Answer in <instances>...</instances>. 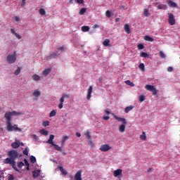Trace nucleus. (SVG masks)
<instances>
[{"label": "nucleus", "instance_id": "f257e3e1", "mask_svg": "<svg viewBox=\"0 0 180 180\" xmlns=\"http://www.w3.org/2000/svg\"><path fill=\"white\" fill-rule=\"evenodd\" d=\"M8 155L9 158H6L4 160V164H9L15 171H19L18 169V167H16V162L15 160L19 157V153H18V150H12L8 151Z\"/></svg>", "mask_w": 180, "mask_h": 180}, {"label": "nucleus", "instance_id": "f03ea898", "mask_svg": "<svg viewBox=\"0 0 180 180\" xmlns=\"http://www.w3.org/2000/svg\"><path fill=\"white\" fill-rule=\"evenodd\" d=\"M114 119L117 120L118 122H122V124H121L119 127V131L120 133H124V130H126V124H127V122L124 118L119 117L117 115L112 114Z\"/></svg>", "mask_w": 180, "mask_h": 180}, {"label": "nucleus", "instance_id": "7ed1b4c3", "mask_svg": "<svg viewBox=\"0 0 180 180\" xmlns=\"http://www.w3.org/2000/svg\"><path fill=\"white\" fill-rule=\"evenodd\" d=\"M6 127H7V130L8 131H22V129H20L19 127H18L17 124H14L13 126H12V120H6Z\"/></svg>", "mask_w": 180, "mask_h": 180}, {"label": "nucleus", "instance_id": "20e7f679", "mask_svg": "<svg viewBox=\"0 0 180 180\" xmlns=\"http://www.w3.org/2000/svg\"><path fill=\"white\" fill-rule=\"evenodd\" d=\"M20 115H23V112L16 111L6 112L4 115V117L6 120H8L9 122L11 120H12V116H20Z\"/></svg>", "mask_w": 180, "mask_h": 180}, {"label": "nucleus", "instance_id": "39448f33", "mask_svg": "<svg viewBox=\"0 0 180 180\" xmlns=\"http://www.w3.org/2000/svg\"><path fill=\"white\" fill-rule=\"evenodd\" d=\"M54 140V135H50L49 140L46 141L48 144H51V146H53L55 147V150L57 151H62L61 147H60L58 145L54 143L53 141Z\"/></svg>", "mask_w": 180, "mask_h": 180}, {"label": "nucleus", "instance_id": "423d86ee", "mask_svg": "<svg viewBox=\"0 0 180 180\" xmlns=\"http://www.w3.org/2000/svg\"><path fill=\"white\" fill-rule=\"evenodd\" d=\"M6 61L8 64H13L16 62V52L14 54L8 55L6 58Z\"/></svg>", "mask_w": 180, "mask_h": 180}, {"label": "nucleus", "instance_id": "0eeeda50", "mask_svg": "<svg viewBox=\"0 0 180 180\" xmlns=\"http://www.w3.org/2000/svg\"><path fill=\"white\" fill-rule=\"evenodd\" d=\"M175 15H174L172 13H168V23L171 25V26H174L175 25Z\"/></svg>", "mask_w": 180, "mask_h": 180}, {"label": "nucleus", "instance_id": "6e6552de", "mask_svg": "<svg viewBox=\"0 0 180 180\" xmlns=\"http://www.w3.org/2000/svg\"><path fill=\"white\" fill-rule=\"evenodd\" d=\"M111 148L112 147H110L109 145L104 144L101 146L99 150L101 151H103V153H106V151H109V150H110Z\"/></svg>", "mask_w": 180, "mask_h": 180}, {"label": "nucleus", "instance_id": "1a4fd4ad", "mask_svg": "<svg viewBox=\"0 0 180 180\" xmlns=\"http://www.w3.org/2000/svg\"><path fill=\"white\" fill-rule=\"evenodd\" d=\"M82 172L81 170H79L75 174V180H82Z\"/></svg>", "mask_w": 180, "mask_h": 180}, {"label": "nucleus", "instance_id": "9d476101", "mask_svg": "<svg viewBox=\"0 0 180 180\" xmlns=\"http://www.w3.org/2000/svg\"><path fill=\"white\" fill-rule=\"evenodd\" d=\"M11 147L13 148H19L20 147V141L15 139V142L11 143Z\"/></svg>", "mask_w": 180, "mask_h": 180}, {"label": "nucleus", "instance_id": "9b49d317", "mask_svg": "<svg viewBox=\"0 0 180 180\" xmlns=\"http://www.w3.org/2000/svg\"><path fill=\"white\" fill-rule=\"evenodd\" d=\"M92 89H93L92 86H89V87L88 89L87 96H86V98L88 101L91 100V96L92 95Z\"/></svg>", "mask_w": 180, "mask_h": 180}, {"label": "nucleus", "instance_id": "f8f14e48", "mask_svg": "<svg viewBox=\"0 0 180 180\" xmlns=\"http://www.w3.org/2000/svg\"><path fill=\"white\" fill-rule=\"evenodd\" d=\"M167 2L168 6H170V8H176V6H178L176 3L172 1V0H168Z\"/></svg>", "mask_w": 180, "mask_h": 180}, {"label": "nucleus", "instance_id": "ddd939ff", "mask_svg": "<svg viewBox=\"0 0 180 180\" xmlns=\"http://www.w3.org/2000/svg\"><path fill=\"white\" fill-rule=\"evenodd\" d=\"M40 176V170L37 169V170L32 171L33 178L36 179V178H38V176Z\"/></svg>", "mask_w": 180, "mask_h": 180}, {"label": "nucleus", "instance_id": "4468645a", "mask_svg": "<svg viewBox=\"0 0 180 180\" xmlns=\"http://www.w3.org/2000/svg\"><path fill=\"white\" fill-rule=\"evenodd\" d=\"M120 175H122V169H118L114 171V176L115 178H117V176H120Z\"/></svg>", "mask_w": 180, "mask_h": 180}, {"label": "nucleus", "instance_id": "2eb2a0df", "mask_svg": "<svg viewBox=\"0 0 180 180\" xmlns=\"http://www.w3.org/2000/svg\"><path fill=\"white\" fill-rule=\"evenodd\" d=\"M57 53H51L49 56H48L46 57L47 60H53V58H57Z\"/></svg>", "mask_w": 180, "mask_h": 180}, {"label": "nucleus", "instance_id": "dca6fc26", "mask_svg": "<svg viewBox=\"0 0 180 180\" xmlns=\"http://www.w3.org/2000/svg\"><path fill=\"white\" fill-rule=\"evenodd\" d=\"M32 95L33 96H34L35 98H39V96H40L41 95V93L40 92V91L39 90H35L32 92Z\"/></svg>", "mask_w": 180, "mask_h": 180}, {"label": "nucleus", "instance_id": "f3484780", "mask_svg": "<svg viewBox=\"0 0 180 180\" xmlns=\"http://www.w3.org/2000/svg\"><path fill=\"white\" fill-rule=\"evenodd\" d=\"M51 72V69L48 68L43 71L42 74L44 77H47Z\"/></svg>", "mask_w": 180, "mask_h": 180}, {"label": "nucleus", "instance_id": "a211bd4d", "mask_svg": "<svg viewBox=\"0 0 180 180\" xmlns=\"http://www.w3.org/2000/svg\"><path fill=\"white\" fill-rule=\"evenodd\" d=\"M124 30L127 33V34H130V26H129L127 24L124 25Z\"/></svg>", "mask_w": 180, "mask_h": 180}, {"label": "nucleus", "instance_id": "6ab92c4d", "mask_svg": "<svg viewBox=\"0 0 180 180\" xmlns=\"http://www.w3.org/2000/svg\"><path fill=\"white\" fill-rule=\"evenodd\" d=\"M133 109H134V106L133 105L127 106L125 108L124 112L125 113H129V112H130V110H133Z\"/></svg>", "mask_w": 180, "mask_h": 180}, {"label": "nucleus", "instance_id": "aec40b11", "mask_svg": "<svg viewBox=\"0 0 180 180\" xmlns=\"http://www.w3.org/2000/svg\"><path fill=\"white\" fill-rule=\"evenodd\" d=\"M58 169L59 171H60V172L63 174V175H67V174H68L67 170L64 169V167H63V166H60Z\"/></svg>", "mask_w": 180, "mask_h": 180}, {"label": "nucleus", "instance_id": "412c9836", "mask_svg": "<svg viewBox=\"0 0 180 180\" xmlns=\"http://www.w3.org/2000/svg\"><path fill=\"white\" fill-rule=\"evenodd\" d=\"M144 40L146 41H154V39L148 35L144 37Z\"/></svg>", "mask_w": 180, "mask_h": 180}, {"label": "nucleus", "instance_id": "4be33fe9", "mask_svg": "<svg viewBox=\"0 0 180 180\" xmlns=\"http://www.w3.org/2000/svg\"><path fill=\"white\" fill-rule=\"evenodd\" d=\"M139 139L141 140H143V141L147 140V136L146 135V132L143 131L142 134L140 135Z\"/></svg>", "mask_w": 180, "mask_h": 180}, {"label": "nucleus", "instance_id": "5701e85b", "mask_svg": "<svg viewBox=\"0 0 180 180\" xmlns=\"http://www.w3.org/2000/svg\"><path fill=\"white\" fill-rule=\"evenodd\" d=\"M40 134H42L43 136H48L49 131H47L46 129H42L39 131Z\"/></svg>", "mask_w": 180, "mask_h": 180}, {"label": "nucleus", "instance_id": "b1692460", "mask_svg": "<svg viewBox=\"0 0 180 180\" xmlns=\"http://www.w3.org/2000/svg\"><path fill=\"white\" fill-rule=\"evenodd\" d=\"M84 136L87 139V140H91V132H89V130H86L84 133Z\"/></svg>", "mask_w": 180, "mask_h": 180}, {"label": "nucleus", "instance_id": "393cba45", "mask_svg": "<svg viewBox=\"0 0 180 180\" xmlns=\"http://www.w3.org/2000/svg\"><path fill=\"white\" fill-rule=\"evenodd\" d=\"M110 40L109 39H106L103 41V46L105 47H108V46H110Z\"/></svg>", "mask_w": 180, "mask_h": 180}, {"label": "nucleus", "instance_id": "a878e982", "mask_svg": "<svg viewBox=\"0 0 180 180\" xmlns=\"http://www.w3.org/2000/svg\"><path fill=\"white\" fill-rule=\"evenodd\" d=\"M167 6L165 4H159L158 5V9H164L165 11L167 9Z\"/></svg>", "mask_w": 180, "mask_h": 180}, {"label": "nucleus", "instance_id": "bb28decb", "mask_svg": "<svg viewBox=\"0 0 180 180\" xmlns=\"http://www.w3.org/2000/svg\"><path fill=\"white\" fill-rule=\"evenodd\" d=\"M56 115H57V111L56 110H53L49 113V117H54V116H56Z\"/></svg>", "mask_w": 180, "mask_h": 180}, {"label": "nucleus", "instance_id": "cd10ccee", "mask_svg": "<svg viewBox=\"0 0 180 180\" xmlns=\"http://www.w3.org/2000/svg\"><path fill=\"white\" fill-rule=\"evenodd\" d=\"M150 55L146 52H141L140 54V57H143V58H148Z\"/></svg>", "mask_w": 180, "mask_h": 180}, {"label": "nucleus", "instance_id": "c85d7f7f", "mask_svg": "<svg viewBox=\"0 0 180 180\" xmlns=\"http://www.w3.org/2000/svg\"><path fill=\"white\" fill-rule=\"evenodd\" d=\"M32 79L33 81H40V77L39 75L35 74L32 76Z\"/></svg>", "mask_w": 180, "mask_h": 180}, {"label": "nucleus", "instance_id": "c756f323", "mask_svg": "<svg viewBox=\"0 0 180 180\" xmlns=\"http://www.w3.org/2000/svg\"><path fill=\"white\" fill-rule=\"evenodd\" d=\"M30 161L32 162V164H36V157L31 155L30 157Z\"/></svg>", "mask_w": 180, "mask_h": 180}, {"label": "nucleus", "instance_id": "7c9ffc66", "mask_svg": "<svg viewBox=\"0 0 180 180\" xmlns=\"http://www.w3.org/2000/svg\"><path fill=\"white\" fill-rule=\"evenodd\" d=\"M146 89H147V91H150L154 88V86L153 85H150V84H146L145 86Z\"/></svg>", "mask_w": 180, "mask_h": 180}, {"label": "nucleus", "instance_id": "2f4dec72", "mask_svg": "<svg viewBox=\"0 0 180 180\" xmlns=\"http://www.w3.org/2000/svg\"><path fill=\"white\" fill-rule=\"evenodd\" d=\"M39 12V15H41V16H44V15H46V10H44V8H40Z\"/></svg>", "mask_w": 180, "mask_h": 180}, {"label": "nucleus", "instance_id": "473e14b6", "mask_svg": "<svg viewBox=\"0 0 180 180\" xmlns=\"http://www.w3.org/2000/svg\"><path fill=\"white\" fill-rule=\"evenodd\" d=\"M82 31L83 32H89V26H82Z\"/></svg>", "mask_w": 180, "mask_h": 180}, {"label": "nucleus", "instance_id": "72a5a7b5", "mask_svg": "<svg viewBox=\"0 0 180 180\" xmlns=\"http://www.w3.org/2000/svg\"><path fill=\"white\" fill-rule=\"evenodd\" d=\"M125 84L127 85H129V86H134V83H133L130 80H127L125 81Z\"/></svg>", "mask_w": 180, "mask_h": 180}, {"label": "nucleus", "instance_id": "f704fd0d", "mask_svg": "<svg viewBox=\"0 0 180 180\" xmlns=\"http://www.w3.org/2000/svg\"><path fill=\"white\" fill-rule=\"evenodd\" d=\"M139 101L140 102H144V101H146V96H144V95H141L139 96Z\"/></svg>", "mask_w": 180, "mask_h": 180}, {"label": "nucleus", "instance_id": "c9c22d12", "mask_svg": "<svg viewBox=\"0 0 180 180\" xmlns=\"http://www.w3.org/2000/svg\"><path fill=\"white\" fill-rule=\"evenodd\" d=\"M65 140H68V136H64L62 138V140H61V145H62V146H64V143H65Z\"/></svg>", "mask_w": 180, "mask_h": 180}, {"label": "nucleus", "instance_id": "e433bc0d", "mask_svg": "<svg viewBox=\"0 0 180 180\" xmlns=\"http://www.w3.org/2000/svg\"><path fill=\"white\" fill-rule=\"evenodd\" d=\"M143 15L146 16V18H148V15H150V13H148V9H143Z\"/></svg>", "mask_w": 180, "mask_h": 180}, {"label": "nucleus", "instance_id": "4c0bfd02", "mask_svg": "<svg viewBox=\"0 0 180 180\" xmlns=\"http://www.w3.org/2000/svg\"><path fill=\"white\" fill-rule=\"evenodd\" d=\"M139 70H141V71H144L146 69H145V65H144V63H141L139 65Z\"/></svg>", "mask_w": 180, "mask_h": 180}, {"label": "nucleus", "instance_id": "58836bf2", "mask_svg": "<svg viewBox=\"0 0 180 180\" xmlns=\"http://www.w3.org/2000/svg\"><path fill=\"white\" fill-rule=\"evenodd\" d=\"M22 69L20 67H18V69L14 72V75H19Z\"/></svg>", "mask_w": 180, "mask_h": 180}, {"label": "nucleus", "instance_id": "ea45409f", "mask_svg": "<svg viewBox=\"0 0 180 180\" xmlns=\"http://www.w3.org/2000/svg\"><path fill=\"white\" fill-rule=\"evenodd\" d=\"M85 12H86V8H82L79 10V14L84 15V13H85Z\"/></svg>", "mask_w": 180, "mask_h": 180}, {"label": "nucleus", "instance_id": "a19ab883", "mask_svg": "<svg viewBox=\"0 0 180 180\" xmlns=\"http://www.w3.org/2000/svg\"><path fill=\"white\" fill-rule=\"evenodd\" d=\"M159 56H160V58H165V57H166L165 53H164V52L162 51H160Z\"/></svg>", "mask_w": 180, "mask_h": 180}, {"label": "nucleus", "instance_id": "79ce46f5", "mask_svg": "<svg viewBox=\"0 0 180 180\" xmlns=\"http://www.w3.org/2000/svg\"><path fill=\"white\" fill-rule=\"evenodd\" d=\"M150 92L153 93V95H157L158 90H157V89H155V87H153L151 90Z\"/></svg>", "mask_w": 180, "mask_h": 180}, {"label": "nucleus", "instance_id": "37998d69", "mask_svg": "<svg viewBox=\"0 0 180 180\" xmlns=\"http://www.w3.org/2000/svg\"><path fill=\"white\" fill-rule=\"evenodd\" d=\"M67 97V95L63 94L62 97L60 98L59 102L60 103H64V98Z\"/></svg>", "mask_w": 180, "mask_h": 180}, {"label": "nucleus", "instance_id": "c03bdc74", "mask_svg": "<svg viewBox=\"0 0 180 180\" xmlns=\"http://www.w3.org/2000/svg\"><path fill=\"white\" fill-rule=\"evenodd\" d=\"M49 125H50V122H49V121H44L42 122V126H44V127H46Z\"/></svg>", "mask_w": 180, "mask_h": 180}, {"label": "nucleus", "instance_id": "a18cd8bd", "mask_svg": "<svg viewBox=\"0 0 180 180\" xmlns=\"http://www.w3.org/2000/svg\"><path fill=\"white\" fill-rule=\"evenodd\" d=\"M87 144L89 146H90V147L94 148V142H92V141H91V139H88Z\"/></svg>", "mask_w": 180, "mask_h": 180}, {"label": "nucleus", "instance_id": "49530a36", "mask_svg": "<svg viewBox=\"0 0 180 180\" xmlns=\"http://www.w3.org/2000/svg\"><path fill=\"white\" fill-rule=\"evenodd\" d=\"M23 155H29V149L27 148H26L24 150H23Z\"/></svg>", "mask_w": 180, "mask_h": 180}, {"label": "nucleus", "instance_id": "de8ad7c7", "mask_svg": "<svg viewBox=\"0 0 180 180\" xmlns=\"http://www.w3.org/2000/svg\"><path fill=\"white\" fill-rule=\"evenodd\" d=\"M18 168H22V167H25V163H23V162H19L18 163Z\"/></svg>", "mask_w": 180, "mask_h": 180}, {"label": "nucleus", "instance_id": "09e8293b", "mask_svg": "<svg viewBox=\"0 0 180 180\" xmlns=\"http://www.w3.org/2000/svg\"><path fill=\"white\" fill-rule=\"evenodd\" d=\"M137 47L139 50H143V49H144V45H143V44H139Z\"/></svg>", "mask_w": 180, "mask_h": 180}, {"label": "nucleus", "instance_id": "8fccbe9b", "mask_svg": "<svg viewBox=\"0 0 180 180\" xmlns=\"http://www.w3.org/2000/svg\"><path fill=\"white\" fill-rule=\"evenodd\" d=\"M105 16L107 18H110L111 16V13H110V11L109 10H108L106 12H105Z\"/></svg>", "mask_w": 180, "mask_h": 180}, {"label": "nucleus", "instance_id": "3c124183", "mask_svg": "<svg viewBox=\"0 0 180 180\" xmlns=\"http://www.w3.org/2000/svg\"><path fill=\"white\" fill-rule=\"evenodd\" d=\"M167 71H168V72H172V71H174V68L168 67L167 68Z\"/></svg>", "mask_w": 180, "mask_h": 180}, {"label": "nucleus", "instance_id": "603ef678", "mask_svg": "<svg viewBox=\"0 0 180 180\" xmlns=\"http://www.w3.org/2000/svg\"><path fill=\"white\" fill-rule=\"evenodd\" d=\"M15 37H17V39H18V40H20V39H22V36H20L19 34L16 33L15 34Z\"/></svg>", "mask_w": 180, "mask_h": 180}, {"label": "nucleus", "instance_id": "864d4df0", "mask_svg": "<svg viewBox=\"0 0 180 180\" xmlns=\"http://www.w3.org/2000/svg\"><path fill=\"white\" fill-rule=\"evenodd\" d=\"M14 20L15 22H19V20H20V18H19V16H15L14 17Z\"/></svg>", "mask_w": 180, "mask_h": 180}, {"label": "nucleus", "instance_id": "5fc2aeb1", "mask_svg": "<svg viewBox=\"0 0 180 180\" xmlns=\"http://www.w3.org/2000/svg\"><path fill=\"white\" fill-rule=\"evenodd\" d=\"M101 27V25L98 24H95L94 26V29H99Z\"/></svg>", "mask_w": 180, "mask_h": 180}, {"label": "nucleus", "instance_id": "6e6d98bb", "mask_svg": "<svg viewBox=\"0 0 180 180\" xmlns=\"http://www.w3.org/2000/svg\"><path fill=\"white\" fill-rule=\"evenodd\" d=\"M15 179V177L13 176V175L11 174L9 176H8V180H14Z\"/></svg>", "mask_w": 180, "mask_h": 180}, {"label": "nucleus", "instance_id": "4d7b16f0", "mask_svg": "<svg viewBox=\"0 0 180 180\" xmlns=\"http://www.w3.org/2000/svg\"><path fill=\"white\" fill-rule=\"evenodd\" d=\"M22 4L21 6H25L26 5V0H21Z\"/></svg>", "mask_w": 180, "mask_h": 180}, {"label": "nucleus", "instance_id": "13d9d810", "mask_svg": "<svg viewBox=\"0 0 180 180\" xmlns=\"http://www.w3.org/2000/svg\"><path fill=\"white\" fill-rule=\"evenodd\" d=\"M103 120H109V119H110V117L109 116H103Z\"/></svg>", "mask_w": 180, "mask_h": 180}, {"label": "nucleus", "instance_id": "bf43d9fd", "mask_svg": "<svg viewBox=\"0 0 180 180\" xmlns=\"http://www.w3.org/2000/svg\"><path fill=\"white\" fill-rule=\"evenodd\" d=\"M24 162L25 164V165H27V167H29V162H27V159H24Z\"/></svg>", "mask_w": 180, "mask_h": 180}, {"label": "nucleus", "instance_id": "052dcab7", "mask_svg": "<svg viewBox=\"0 0 180 180\" xmlns=\"http://www.w3.org/2000/svg\"><path fill=\"white\" fill-rule=\"evenodd\" d=\"M76 2H77V4H84V0H76Z\"/></svg>", "mask_w": 180, "mask_h": 180}, {"label": "nucleus", "instance_id": "680f3d73", "mask_svg": "<svg viewBox=\"0 0 180 180\" xmlns=\"http://www.w3.org/2000/svg\"><path fill=\"white\" fill-rule=\"evenodd\" d=\"M154 171V169L150 167L149 169H148L147 172H153Z\"/></svg>", "mask_w": 180, "mask_h": 180}, {"label": "nucleus", "instance_id": "e2e57ef3", "mask_svg": "<svg viewBox=\"0 0 180 180\" xmlns=\"http://www.w3.org/2000/svg\"><path fill=\"white\" fill-rule=\"evenodd\" d=\"M63 103H60V104L58 105L59 109H63Z\"/></svg>", "mask_w": 180, "mask_h": 180}, {"label": "nucleus", "instance_id": "0e129e2a", "mask_svg": "<svg viewBox=\"0 0 180 180\" xmlns=\"http://www.w3.org/2000/svg\"><path fill=\"white\" fill-rule=\"evenodd\" d=\"M11 32L12 33V34H15L16 32H15L14 29H11Z\"/></svg>", "mask_w": 180, "mask_h": 180}, {"label": "nucleus", "instance_id": "69168bd1", "mask_svg": "<svg viewBox=\"0 0 180 180\" xmlns=\"http://www.w3.org/2000/svg\"><path fill=\"white\" fill-rule=\"evenodd\" d=\"M105 112L106 113V115H110V111L108 110H105Z\"/></svg>", "mask_w": 180, "mask_h": 180}, {"label": "nucleus", "instance_id": "338daca9", "mask_svg": "<svg viewBox=\"0 0 180 180\" xmlns=\"http://www.w3.org/2000/svg\"><path fill=\"white\" fill-rule=\"evenodd\" d=\"M76 136H77V137H81V133L77 132Z\"/></svg>", "mask_w": 180, "mask_h": 180}, {"label": "nucleus", "instance_id": "774afa93", "mask_svg": "<svg viewBox=\"0 0 180 180\" xmlns=\"http://www.w3.org/2000/svg\"><path fill=\"white\" fill-rule=\"evenodd\" d=\"M153 6H157L158 5V2L153 3Z\"/></svg>", "mask_w": 180, "mask_h": 180}]
</instances>
